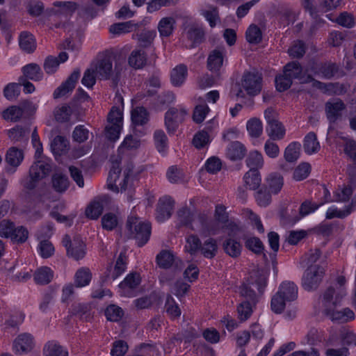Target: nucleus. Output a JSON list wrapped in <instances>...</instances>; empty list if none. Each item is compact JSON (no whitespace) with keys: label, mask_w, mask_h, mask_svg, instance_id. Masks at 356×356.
Wrapping results in <instances>:
<instances>
[{"label":"nucleus","mask_w":356,"mask_h":356,"mask_svg":"<svg viewBox=\"0 0 356 356\" xmlns=\"http://www.w3.org/2000/svg\"><path fill=\"white\" fill-rule=\"evenodd\" d=\"M33 346V337L29 333L19 334L13 343V349L15 352L19 355L31 351Z\"/></svg>","instance_id":"obj_15"},{"label":"nucleus","mask_w":356,"mask_h":356,"mask_svg":"<svg viewBox=\"0 0 356 356\" xmlns=\"http://www.w3.org/2000/svg\"><path fill=\"white\" fill-rule=\"evenodd\" d=\"M266 286V275L264 270H253L248 280L240 287L241 296L244 297L246 300L252 304L257 302V294L254 287L257 288L259 293L261 294Z\"/></svg>","instance_id":"obj_4"},{"label":"nucleus","mask_w":356,"mask_h":356,"mask_svg":"<svg viewBox=\"0 0 356 356\" xmlns=\"http://www.w3.org/2000/svg\"><path fill=\"white\" fill-rule=\"evenodd\" d=\"M303 77V69L298 61H291L286 64L283 74L276 76L275 81L276 89L279 92L288 90L292 85L293 79L300 80Z\"/></svg>","instance_id":"obj_6"},{"label":"nucleus","mask_w":356,"mask_h":356,"mask_svg":"<svg viewBox=\"0 0 356 356\" xmlns=\"http://www.w3.org/2000/svg\"><path fill=\"white\" fill-rule=\"evenodd\" d=\"M109 201V197L104 195L97 197L90 203L86 209V216L92 219H97L102 213L104 205Z\"/></svg>","instance_id":"obj_14"},{"label":"nucleus","mask_w":356,"mask_h":356,"mask_svg":"<svg viewBox=\"0 0 356 356\" xmlns=\"http://www.w3.org/2000/svg\"><path fill=\"white\" fill-rule=\"evenodd\" d=\"M174 202L170 197H163L160 199L156 209V219L159 222H163L169 218L172 215Z\"/></svg>","instance_id":"obj_17"},{"label":"nucleus","mask_w":356,"mask_h":356,"mask_svg":"<svg viewBox=\"0 0 356 356\" xmlns=\"http://www.w3.org/2000/svg\"><path fill=\"white\" fill-rule=\"evenodd\" d=\"M140 140L132 135H128L124 139L118 148L120 154H123L127 150L136 149L140 146Z\"/></svg>","instance_id":"obj_54"},{"label":"nucleus","mask_w":356,"mask_h":356,"mask_svg":"<svg viewBox=\"0 0 356 356\" xmlns=\"http://www.w3.org/2000/svg\"><path fill=\"white\" fill-rule=\"evenodd\" d=\"M223 249L225 252L233 258L238 257L241 252V244L232 238L226 239L223 243Z\"/></svg>","instance_id":"obj_39"},{"label":"nucleus","mask_w":356,"mask_h":356,"mask_svg":"<svg viewBox=\"0 0 356 356\" xmlns=\"http://www.w3.org/2000/svg\"><path fill=\"white\" fill-rule=\"evenodd\" d=\"M340 343L346 346H356V334L353 331L343 330L341 331L339 337L332 334L327 341V345L330 346H337Z\"/></svg>","instance_id":"obj_16"},{"label":"nucleus","mask_w":356,"mask_h":356,"mask_svg":"<svg viewBox=\"0 0 356 356\" xmlns=\"http://www.w3.org/2000/svg\"><path fill=\"white\" fill-rule=\"evenodd\" d=\"M52 170V163L49 159H40L30 167L28 176L22 181L24 188L29 191L35 189L39 181L48 177Z\"/></svg>","instance_id":"obj_3"},{"label":"nucleus","mask_w":356,"mask_h":356,"mask_svg":"<svg viewBox=\"0 0 356 356\" xmlns=\"http://www.w3.org/2000/svg\"><path fill=\"white\" fill-rule=\"evenodd\" d=\"M320 143L317 140L316 134L311 131L304 138L303 149L306 154H313L317 153L320 149Z\"/></svg>","instance_id":"obj_22"},{"label":"nucleus","mask_w":356,"mask_h":356,"mask_svg":"<svg viewBox=\"0 0 356 356\" xmlns=\"http://www.w3.org/2000/svg\"><path fill=\"white\" fill-rule=\"evenodd\" d=\"M187 67L184 64L176 66L171 72L170 81L174 86H181L187 76Z\"/></svg>","instance_id":"obj_26"},{"label":"nucleus","mask_w":356,"mask_h":356,"mask_svg":"<svg viewBox=\"0 0 356 356\" xmlns=\"http://www.w3.org/2000/svg\"><path fill=\"white\" fill-rule=\"evenodd\" d=\"M124 315L123 310L118 306L111 305L105 310V316L110 321H119Z\"/></svg>","instance_id":"obj_60"},{"label":"nucleus","mask_w":356,"mask_h":356,"mask_svg":"<svg viewBox=\"0 0 356 356\" xmlns=\"http://www.w3.org/2000/svg\"><path fill=\"white\" fill-rule=\"evenodd\" d=\"M244 181L247 187L250 190L257 189L261 181L260 174L257 169H252L244 175Z\"/></svg>","instance_id":"obj_35"},{"label":"nucleus","mask_w":356,"mask_h":356,"mask_svg":"<svg viewBox=\"0 0 356 356\" xmlns=\"http://www.w3.org/2000/svg\"><path fill=\"white\" fill-rule=\"evenodd\" d=\"M20 94V84L8 83L3 89V95L8 100L16 99Z\"/></svg>","instance_id":"obj_64"},{"label":"nucleus","mask_w":356,"mask_h":356,"mask_svg":"<svg viewBox=\"0 0 356 356\" xmlns=\"http://www.w3.org/2000/svg\"><path fill=\"white\" fill-rule=\"evenodd\" d=\"M89 307L83 304H74L71 308V314L79 317L81 320L88 321L90 314L88 313Z\"/></svg>","instance_id":"obj_59"},{"label":"nucleus","mask_w":356,"mask_h":356,"mask_svg":"<svg viewBox=\"0 0 356 356\" xmlns=\"http://www.w3.org/2000/svg\"><path fill=\"white\" fill-rule=\"evenodd\" d=\"M54 277V271L47 266L38 268L34 274L33 279L38 284L46 285L51 282Z\"/></svg>","instance_id":"obj_23"},{"label":"nucleus","mask_w":356,"mask_h":356,"mask_svg":"<svg viewBox=\"0 0 356 356\" xmlns=\"http://www.w3.org/2000/svg\"><path fill=\"white\" fill-rule=\"evenodd\" d=\"M125 234L128 238L134 239L138 246L142 247L149 240L151 225L136 216H129L126 222Z\"/></svg>","instance_id":"obj_2"},{"label":"nucleus","mask_w":356,"mask_h":356,"mask_svg":"<svg viewBox=\"0 0 356 356\" xmlns=\"http://www.w3.org/2000/svg\"><path fill=\"white\" fill-rule=\"evenodd\" d=\"M92 277L91 273L88 268H80L75 274V283L76 286L82 287L88 285Z\"/></svg>","instance_id":"obj_53"},{"label":"nucleus","mask_w":356,"mask_h":356,"mask_svg":"<svg viewBox=\"0 0 356 356\" xmlns=\"http://www.w3.org/2000/svg\"><path fill=\"white\" fill-rule=\"evenodd\" d=\"M344 296L342 289L336 293L335 289L332 286H329L323 293L321 300L323 307V314L332 321L345 323L355 318L354 312L348 307L342 310L337 309L341 305V299Z\"/></svg>","instance_id":"obj_1"},{"label":"nucleus","mask_w":356,"mask_h":356,"mask_svg":"<svg viewBox=\"0 0 356 356\" xmlns=\"http://www.w3.org/2000/svg\"><path fill=\"white\" fill-rule=\"evenodd\" d=\"M353 193V189L350 186H344L341 189H337L334 192V199L327 200V202H347L350 200Z\"/></svg>","instance_id":"obj_37"},{"label":"nucleus","mask_w":356,"mask_h":356,"mask_svg":"<svg viewBox=\"0 0 356 356\" xmlns=\"http://www.w3.org/2000/svg\"><path fill=\"white\" fill-rule=\"evenodd\" d=\"M178 220L182 225L191 227L193 215L191 210L187 207L180 209L177 212Z\"/></svg>","instance_id":"obj_62"},{"label":"nucleus","mask_w":356,"mask_h":356,"mask_svg":"<svg viewBox=\"0 0 356 356\" xmlns=\"http://www.w3.org/2000/svg\"><path fill=\"white\" fill-rule=\"evenodd\" d=\"M147 63V56L142 49L134 50L129 57V64L135 69L143 68Z\"/></svg>","instance_id":"obj_33"},{"label":"nucleus","mask_w":356,"mask_h":356,"mask_svg":"<svg viewBox=\"0 0 356 356\" xmlns=\"http://www.w3.org/2000/svg\"><path fill=\"white\" fill-rule=\"evenodd\" d=\"M112 166L109 171L108 177V187L113 191L119 192L125 191L127 187L130 176L132 175L134 165L131 163H127L123 170V178L120 180L121 169L120 168V161L118 159L112 160Z\"/></svg>","instance_id":"obj_5"},{"label":"nucleus","mask_w":356,"mask_h":356,"mask_svg":"<svg viewBox=\"0 0 356 356\" xmlns=\"http://www.w3.org/2000/svg\"><path fill=\"white\" fill-rule=\"evenodd\" d=\"M141 278L140 274L134 272L128 274L124 280L119 284L122 289H136L140 283Z\"/></svg>","instance_id":"obj_47"},{"label":"nucleus","mask_w":356,"mask_h":356,"mask_svg":"<svg viewBox=\"0 0 356 356\" xmlns=\"http://www.w3.org/2000/svg\"><path fill=\"white\" fill-rule=\"evenodd\" d=\"M131 120L135 125H143L149 121V113L145 107H136L131 111Z\"/></svg>","instance_id":"obj_40"},{"label":"nucleus","mask_w":356,"mask_h":356,"mask_svg":"<svg viewBox=\"0 0 356 356\" xmlns=\"http://www.w3.org/2000/svg\"><path fill=\"white\" fill-rule=\"evenodd\" d=\"M175 19L172 17H165L162 18L159 24L158 30L161 37H169L173 32Z\"/></svg>","instance_id":"obj_32"},{"label":"nucleus","mask_w":356,"mask_h":356,"mask_svg":"<svg viewBox=\"0 0 356 356\" xmlns=\"http://www.w3.org/2000/svg\"><path fill=\"white\" fill-rule=\"evenodd\" d=\"M44 356H68V352L56 341H48L43 348Z\"/></svg>","instance_id":"obj_30"},{"label":"nucleus","mask_w":356,"mask_h":356,"mask_svg":"<svg viewBox=\"0 0 356 356\" xmlns=\"http://www.w3.org/2000/svg\"><path fill=\"white\" fill-rule=\"evenodd\" d=\"M186 36L188 40L191 42L189 48H193L203 42L204 39V32L202 28L193 26L188 29Z\"/></svg>","instance_id":"obj_31"},{"label":"nucleus","mask_w":356,"mask_h":356,"mask_svg":"<svg viewBox=\"0 0 356 356\" xmlns=\"http://www.w3.org/2000/svg\"><path fill=\"white\" fill-rule=\"evenodd\" d=\"M300 143L298 142L291 143L285 149L284 156L287 162H295L300 155Z\"/></svg>","instance_id":"obj_44"},{"label":"nucleus","mask_w":356,"mask_h":356,"mask_svg":"<svg viewBox=\"0 0 356 356\" xmlns=\"http://www.w3.org/2000/svg\"><path fill=\"white\" fill-rule=\"evenodd\" d=\"M52 152L56 155H61L69 149V142L62 136H57L54 138L51 144Z\"/></svg>","instance_id":"obj_38"},{"label":"nucleus","mask_w":356,"mask_h":356,"mask_svg":"<svg viewBox=\"0 0 356 356\" xmlns=\"http://www.w3.org/2000/svg\"><path fill=\"white\" fill-rule=\"evenodd\" d=\"M245 152L246 149L241 143L234 141L227 147V156L232 161L240 160L244 157Z\"/></svg>","instance_id":"obj_28"},{"label":"nucleus","mask_w":356,"mask_h":356,"mask_svg":"<svg viewBox=\"0 0 356 356\" xmlns=\"http://www.w3.org/2000/svg\"><path fill=\"white\" fill-rule=\"evenodd\" d=\"M72 113L71 107L67 105L56 107L54 110L55 119L59 122H67L70 120Z\"/></svg>","instance_id":"obj_58"},{"label":"nucleus","mask_w":356,"mask_h":356,"mask_svg":"<svg viewBox=\"0 0 356 356\" xmlns=\"http://www.w3.org/2000/svg\"><path fill=\"white\" fill-rule=\"evenodd\" d=\"M156 36L154 31L144 30L138 34V45L142 48L150 47Z\"/></svg>","instance_id":"obj_49"},{"label":"nucleus","mask_w":356,"mask_h":356,"mask_svg":"<svg viewBox=\"0 0 356 356\" xmlns=\"http://www.w3.org/2000/svg\"><path fill=\"white\" fill-rule=\"evenodd\" d=\"M277 292L288 302L294 301L298 298V286L293 282H283Z\"/></svg>","instance_id":"obj_18"},{"label":"nucleus","mask_w":356,"mask_h":356,"mask_svg":"<svg viewBox=\"0 0 356 356\" xmlns=\"http://www.w3.org/2000/svg\"><path fill=\"white\" fill-rule=\"evenodd\" d=\"M346 106L344 102L339 98L327 101L325 104V112L327 120L330 123H334L342 116V113L346 110Z\"/></svg>","instance_id":"obj_12"},{"label":"nucleus","mask_w":356,"mask_h":356,"mask_svg":"<svg viewBox=\"0 0 356 356\" xmlns=\"http://www.w3.org/2000/svg\"><path fill=\"white\" fill-rule=\"evenodd\" d=\"M245 246L247 249L256 254H264L266 259V255L264 253V246L262 241L257 237H250L245 240Z\"/></svg>","instance_id":"obj_45"},{"label":"nucleus","mask_w":356,"mask_h":356,"mask_svg":"<svg viewBox=\"0 0 356 356\" xmlns=\"http://www.w3.org/2000/svg\"><path fill=\"white\" fill-rule=\"evenodd\" d=\"M95 74L99 80H111L113 85L116 87L120 81V70L115 66L113 70V63L110 56H101L97 60L92 64Z\"/></svg>","instance_id":"obj_7"},{"label":"nucleus","mask_w":356,"mask_h":356,"mask_svg":"<svg viewBox=\"0 0 356 356\" xmlns=\"http://www.w3.org/2000/svg\"><path fill=\"white\" fill-rule=\"evenodd\" d=\"M79 76L80 70L79 69L74 70L67 80L54 90V98L58 99L72 92Z\"/></svg>","instance_id":"obj_13"},{"label":"nucleus","mask_w":356,"mask_h":356,"mask_svg":"<svg viewBox=\"0 0 356 356\" xmlns=\"http://www.w3.org/2000/svg\"><path fill=\"white\" fill-rule=\"evenodd\" d=\"M2 115L6 120L17 122L22 118V113L19 106H13L5 110Z\"/></svg>","instance_id":"obj_63"},{"label":"nucleus","mask_w":356,"mask_h":356,"mask_svg":"<svg viewBox=\"0 0 356 356\" xmlns=\"http://www.w3.org/2000/svg\"><path fill=\"white\" fill-rule=\"evenodd\" d=\"M246 40L252 44H258L262 40V34L260 29L257 25H251L245 33Z\"/></svg>","instance_id":"obj_56"},{"label":"nucleus","mask_w":356,"mask_h":356,"mask_svg":"<svg viewBox=\"0 0 356 356\" xmlns=\"http://www.w3.org/2000/svg\"><path fill=\"white\" fill-rule=\"evenodd\" d=\"M22 72V76L26 79H31L34 81H40L43 76L40 67L36 63H30L24 66Z\"/></svg>","instance_id":"obj_27"},{"label":"nucleus","mask_w":356,"mask_h":356,"mask_svg":"<svg viewBox=\"0 0 356 356\" xmlns=\"http://www.w3.org/2000/svg\"><path fill=\"white\" fill-rule=\"evenodd\" d=\"M325 270L318 265L310 266L305 270L302 279V287L307 291L316 290L322 282Z\"/></svg>","instance_id":"obj_8"},{"label":"nucleus","mask_w":356,"mask_h":356,"mask_svg":"<svg viewBox=\"0 0 356 356\" xmlns=\"http://www.w3.org/2000/svg\"><path fill=\"white\" fill-rule=\"evenodd\" d=\"M126 268L127 257L124 253L121 252L115 261L114 269L111 274V278L113 280L117 279L125 271Z\"/></svg>","instance_id":"obj_51"},{"label":"nucleus","mask_w":356,"mask_h":356,"mask_svg":"<svg viewBox=\"0 0 356 356\" xmlns=\"http://www.w3.org/2000/svg\"><path fill=\"white\" fill-rule=\"evenodd\" d=\"M186 111L181 107H170L165 113V126L168 134H174L185 120Z\"/></svg>","instance_id":"obj_9"},{"label":"nucleus","mask_w":356,"mask_h":356,"mask_svg":"<svg viewBox=\"0 0 356 356\" xmlns=\"http://www.w3.org/2000/svg\"><path fill=\"white\" fill-rule=\"evenodd\" d=\"M24 152L17 147H10L6 154L5 161L11 167L17 168L24 160Z\"/></svg>","instance_id":"obj_21"},{"label":"nucleus","mask_w":356,"mask_h":356,"mask_svg":"<svg viewBox=\"0 0 356 356\" xmlns=\"http://www.w3.org/2000/svg\"><path fill=\"white\" fill-rule=\"evenodd\" d=\"M201 15L206 18L212 28L216 25L217 21L220 19L218 8L213 6H209L207 10H202Z\"/></svg>","instance_id":"obj_55"},{"label":"nucleus","mask_w":356,"mask_h":356,"mask_svg":"<svg viewBox=\"0 0 356 356\" xmlns=\"http://www.w3.org/2000/svg\"><path fill=\"white\" fill-rule=\"evenodd\" d=\"M63 246L66 248L67 255L75 260L83 259L86 255V245L79 237H74L71 240L70 236L65 235L62 241Z\"/></svg>","instance_id":"obj_10"},{"label":"nucleus","mask_w":356,"mask_h":356,"mask_svg":"<svg viewBox=\"0 0 356 356\" xmlns=\"http://www.w3.org/2000/svg\"><path fill=\"white\" fill-rule=\"evenodd\" d=\"M156 262L160 268L164 269L170 268L174 263L178 265L174 254L168 250H162L156 256Z\"/></svg>","instance_id":"obj_34"},{"label":"nucleus","mask_w":356,"mask_h":356,"mask_svg":"<svg viewBox=\"0 0 356 356\" xmlns=\"http://www.w3.org/2000/svg\"><path fill=\"white\" fill-rule=\"evenodd\" d=\"M249 135L252 138H259L263 133V124L261 121L257 118L249 120L246 124Z\"/></svg>","instance_id":"obj_42"},{"label":"nucleus","mask_w":356,"mask_h":356,"mask_svg":"<svg viewBox=\"0 0 356 356\" xmlns=\"http://www.w3.org/2000/svg\"><path fill=\"white\" fill-rule=\"evenodd\" d=\"M222 54L219 50H213L209 56L207 60L208 68L211 71L218 70L222 65Z\"/></svg>","instance_id":"obj_48"},{"label":"nucleus","mask_w":356,"mask_h":356,"mask_svg":"<svg viewBox=\"0 0 356 356\" xmlns=\"http://www.w3.org/2000/svg\"><path fill=\"white\" fill-rule=\"evenodd\" d=\"M267 182L271 193L277 194L282 189L284 180L282 175L277 172L271 173L267 178Z\"/></svg>","instance_id":"obj_43"},{"label":"nucleus","mask_w":356,"mask_h":356,"mask_svg":"<svg viewBox=\"0 0 356 356\" xmlns=\"http://www.w3.org/2000/svg\"><path fill=\"white\" fill-rule=\"evenodd\" d=\"M197 220L202 226V229L209 234H216L218 229V225L216 222L208 216L205 213H200L197 215Z\"/></svg>","instance_id":"obj_25"},{"label":"nucleus","mask_w":356,"mask_h":356,"mask_svg":"<svg viewBox=\"0 0 356 356\" xmlns=\"http://www.w3.org/2000/svg\"><path fill=\"white\" fill-rule=\"evenodd\" d=\"M266 130L270 139L273 140H282L286 134V129L280 121L267 125Z\"/></svg>","instance_id":"obj_29"},{"label":"nucleus","mask_w":356,"mask_h":356,"mask_svg":"<svg viewBox=\"0 0 356 356\" xmlns=\"http://www.w3.org/2000/svg\"><path fill=\"white\" fill-rule=\"evenodd\" d=\"M356 208V204L352 201L348 205H346L343 209H339L337 207L332 206L326 211L325 218L327 220L334 218L343 219L348 216Z\"/></svg>","instance_id":"obj_19"},{"label":"nucleus","mask_w":356,"mask_h":356,"mask_svg":"<svg viewBox=\"0 0 356 356\" xmlns=\"http://www.w3.org/2000/svg\"><path fill=\"white\" fill-rule=\"evenodd\" d=\"M261 74L258 72L244 73L242 79V86L250 96H255L261 90Z\"/></svg>","instance_id":"obj_11"},{"label":"nucleus","mask_w":356,"mask_h":356,"mask_svg":"<svg viewBox=\"0 0 356 356\" xmlns=\"http://www.w3.org/2000/svg\"><path fill=\"white\" fill-rule=\"evenodd\" d=\"M287 302L288 301H285L284 298L277 292L271 298V309L275 314H281L285 309Z\"/></svg>","instance_id":"obj_61"},{"label":"nucleus","mask_w":356,"mask_h":356,"mask_svg":"<svg viewBox=\"0 0 356 356\" xmlns=\"http://www.w3.org/2000/svg\"><path fill=\"white\" fill-rule=\"evenodd\" d=\"M54 6L60 8V13L65 17L72 16L79 6L73 1H55Z\"/></svg>","instance_id":"obj_50"},{"label":"nucleus","mask_w":356,"mask_h":356,"mask_svg":"<svg viewBox=\"0 0 356 356\" xmlns=\"http://www.w3.org/2000/svg\"><path fill=\"white\" fill-rule=\"evenodd\" d=\"M51 186L58 193H64L70 187L68 177L62 172H55L51 177Z\"/></svg>","instance_id":"obj_20"},{"label":"nucleus","mask_w":356,"mask_h":356,"mask_svg":"<svg viewBox=\"0 0 356 356\" xmlns=\"http://www.w3.org/2000/svg\"><path fill=\"white\" fill-rule=\"evenodd\" d=\"M165 309L171 318H177L180 316L181 312L177 303L170 294H168L165 303Z\"/></svg>","instance_id":"obj_41"},{"label":"nucleus","mask_w":356,"mask_h":356,"mask_svg":"<svg viewBox=\"0 0 356 356\" xmlns=\"http://www.w3.org/2000/svg\"><path fill=\"white\" fill-rule=\"evenodd\" d=\"M19 44L20 48L26 53H32L36 49V42L33 35L28 32L23 31L19 37Z\"/></svg>","instance_id":"obj_24"},{"label":"nucleus","mask_w":356,"mask_h":356,"mask_svg":"<svg viewBox=\"0 0 356 356\" xmlns=\"http://www.w3.org/2000/svg\"><path fill=\"white\" fill-rule=\"evenodd\" d=\"M200 250L202 254L207 258H213L218 251V245L216 239L209 238L204 241L203 244L201 245Z\"/></svg>","instance_id":"obj_36"},{"label":"nucleus","mask_w":356,"mask_h":356,"mask_svg":"<svg viewBox=\"0 0 356 356\" xmlns=\"http://www.w3.org/2000/svg\"><path fill=\"white\" fill-rule=\"evenodd\" d=\"M339 72V66L332 62L322 63L318 68V73L325 79H331Z\"/></svg>","instance_id":"obj_46"},{"label":"nucleus","mask_w":356,"mask_h":356,"mask_svg":"<svg viewBox=\"0 0 356 356\" xmlns=\"http://www.w3.org/2000/svg\"><path fill=\"white\" fill-rule=\"evenodd\" d=\"M250 301H243L237 307L238 318L241 321L248 320L252 313V306Z\"/></svg>","instance_id":"obj_57"},{"label":"nucleus","mask_w":356,"mask_h":356,"mask_svg":"<svg viewBox=\"0 0 356 356\" xmlns=\"http://www.w3.org/2000/svg\"><path fill=\"white\" fill-rule=\"evenodd\" d=\"M245 161L247 165L250 168V170H258V168H261L264 164L263 156L258 151L250 152Z\"/></svg>","instance_id":"obj_52"}]
</instances>
